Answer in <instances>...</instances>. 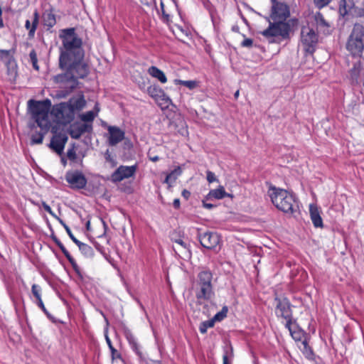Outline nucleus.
I'll return each instance as SVG.
<instances>
[{"mask_svg":"<svg viewBox=\"0 0 364 364\" xmlns=\"http://www.w3.org/2000/svg\"><path fill=\"white\" fill-rule=\"evenodd\" d=\"M59 37L62 41L59 66L65 70V73L55 76L54 80L57 83L64 84L63 87L67 89L63 94L65 96L77 87L78 78H84L88 75L89 67L83 60L82 40L77 36L75 28L61 30Z\"/></svg>","mask_w":364,"mask_h":364,"instance_id":"1","label":"nucleus"},{"mask_svg":"<svg viewBox=\"0 0 364 364\" xmlns=\"http://www.w3.org/2000/svg\"><path fill=\"white\" fill-rule=\"evenodd\" d=\"M28 105L31 119L41 128L40 132L31 135V144H41L43 143L44 136L50 127L49 119L50 102L49 100L35 101L30 100Z\"/></svg>","mask_w":364,"mask_h":364,"instance_id":"2","label":"nucleus"},{"mask_svg":"<svg viewBox=\"0 0 364 364\" xmlns=\"http://www.w3.org/2000/svg\"><path fill=\"white\" fill-rule=\"evenodd\" d=\"M346 49L354 58H360L364 51V26L355 23L346 40Z\"/></svg>","mask_w":364,"mask_h":364,"instance_id":"3","label":"nucleus"},{"mask_svg":"<svg viewBox=\"0 0 364 364\" xmlns=\"http://www.w3.org/2000/svg\"><path fill=\"white\" fill-rule=\"evenodd\" d=\"M268 194L271 198L272 203L277 208L286 213H292L294 212V208L296 205L295 197L293 194L276 187H270Z\"/></svg>","mask_w":364,"mask_h":364,"instance_id":"4","label":"nucleus"},{"mask_svg":"<svg viewBox=\"0 0 364 364\" xmlns=\"http://www.w3.org/2000/svg\"><path fill=\"white\" fill-rule=\"evenodd\" d=\"M213 275L210 271L199 272L196 284V296L199 302L209 301L214 296L212 284Z\"/></svg>","mask_w":364,"mask_h":364,"instance_id":"5","label":"nucleus"},{"mask_svg":"<svg viewBox=\"0 0 364 364\" xmlns=\"http://www.w3.org/2000/svg\"><path fill=\"white\" fill-rule=\"evenodd\" d=\"M290 31L289 24L285 21H273L270 22L269 27L262 32V34L269 39L270 42H273L272 40L273 38H287L289 36Z\"/></svg>","mask_w":364,"mask_h":364,"instance_id":"6","label":"nucleus"},{"mask_svg":"<svg viewBox=\"0 0 364 364\" xmlns=\"http://www.w3.org/2000/svg\"><path fill=\"white\" fill-rule=\"evenodd\" d=\"M339 13L343 17L348 14L364 17V0H341Z\"/></svg>","mask_w":364,"mask_h":364,"instance_id":"7","label":"nucleus"},{"mask_svg":"<svg viewBox=\"0 0 364 364\" xmlns=\"http://www.w3.org/2000/svg\"><path fill=\"white\" fill-rule=\"evenodd\" d=\"M301 43L304 49L310 53L314 50L318 43V34L309 24L303 26L301 30Z\"/></svg>","mask_w":364,"mask_h":364,"instance_id":"8","label":"nucleus"},{"mask_svg":"<svg viewBox=\"0 0 364 364\" xmlns=\"http://www.w3.org/2000/svg\"><path fill=\"white\" fill-rule=\"evenodd\" d=\"M53 113L62 124H66L73 120L75 113L68 102H62L54 106Z\"/></svg>","mask_w":364,"mask_h":364,"instance_id":"9","label":"nucleus"},{"mask_svg":"<svg viewBox=\"0 0 364 364\" xmlns=\"http://www.w3.org/2000/svg\"><path fill=\"white\" fill-rule=\"evenodd\" d=\"M276 314L286 320L285 326L291 331V311L289 301L286 299H277Z\"/></svg>","mask_w":364,"mask_h":364,"instance_id":"10","label":"nucleus"},{"mask_svg":"<svg viewBox=\"0 0 364 364\" xmlns=\"http://www.w3.org/2000/svg\"><path fill=\"white\" fill-rule=\"evenodd\" d=\"M272 11L271 18L273 21H285L286 18L289 16V10L288 6L280 2L272 1Z\"/></svg>","mask_w":364,"mask_h":364,"instance_id":"11","label":"nucleus"},{"mask_svg":"<svg viewBox=\"0 0 364 364\" xmlns=\"http://www.w3.org/2000/svg\"><path fill=\"white\" fill-rule=\"evenodd\" d=\"M200 244L205 248L210 250L216 249L220 247V238L218 234L213 232H207L199 235Z\"/></svg>","mask_w":364,"mask_h":364,"instance_id":"12","label":"nucleus"},{"mask_svg":"<svg viewBox=\"0 0 364 364\" xmlns=\"http://www.w3.org/2000/svg\"><path fill=\"white\" fill-rule=\"evenodd\" d=\"M52 132H53L55 134L50 141L49 146L58 154L61 155L63 152L65 145L68 139V137L65 133L57 134L54 128L52 129Z\"/></svg>","mask_w":364,"mask_h":364,"instance_id":"13","label":"nucleus"},{"mask_svg":"<svg viewBox=\"0 0 364 364\" xmlns=\"http://www.w3.org/2000/svg\"><path fill=\"white\" fill-rule=\"evenodd\" d=\"M65 179L73 188H83L87 183L85 176L77 171L68 172Z\"/></svg>","mask_w":364,"mask_h":364,"instance_id":"14","label":"nucleus"},{"mask_svg":"<svg viewBox=\"0 0 364 364\" xmlns=\"http://www.w3.org/2000/svg\"><path fill=\"white\" fill-rule=\"evenodd\" d=\"M136 166H120L111 176V180L114 183H117L124 179L129 178L134 176L136 172Z\"/></svg>","mask_w":364,"mask_h":364,"instance_id":"15","label":"nucleus"},{"mask_svg":"<svg viewBox=\"0 0 364 364\" xmlns=\"http://www.w3.org/2000/svg\"><path fill=\"white\" fill-rule=\"evenodd\" d=\"M147 92L150 97L160 105L168 107L171 103V99L165 94L164 90L157 85H151L147 88Z\"/></svg>","mask_w":364,"mask_h":364,"instance_id":"16","label":"nucleus"},{"mask_svg":"<svg viewBox=\"0 0 364 364\" xmlns=\"http://www.w3.org/2000/svg\"><path fill=\"white\" fill-rule=\"evenodd\" d=\"M108 130V144L110 146H115L124 138V132L117 127L109 126Z\"/></svg>","mask_w":364,"mask_h":364,"instance_id":"17","label":"nucleus"},{"mask_svg":"<svg viewBox=\"0 0 364 364\" xmlns=\"http://www.w3.org/2000/svg\"><path fill=\"white\" fill-rule=\"evenodd\" d=\"M309 213L314 225L316 228H322L323 220L320 215V212L318 207L314 204H310Z\"/></svg>","mask_w":364,"mask_h":364,"instance_id":"18","label":"nucleus"},{"mask_svg":"<svg viewBox=\"0 0 364 364\" xmlns=\"http://www.w3.org/2000/svg\"><path fill=\"white\" fill-rule=\"evenodd\" d=\"M92 130V126L89 124H82L77 127H72L70 134L72 138L78 139L85 132H90Z\"/></svg>","mask_w":364,"mask_h":364,"instance_id":"19","label":"nucleus"},{"mask_svg":"<svg viewBox=\"0 0 364 364\" xmlns=\"http://www.w3.org/2000/svg\"><path fill=\"white\" fill-rule=\"evenodd\" d=\"M126 338L128 341V343L129 346H131L132 349L140 357H142V352L141 350V346L138 343L137 339L136 337L131 333V332H127L126 333Z\"/></svg>","mask_w":364,"mask_h":364,"instance_id":"20","label":"nucleus"},{"mask_svg":"<svg viewBox=\"0 0 364 364\" xmlns=\"http://www.w3.org/2000/svg\"><path fill=\"white\" fill-rule=\"evenodd\" d=\"M39 21V14L37 11H35L33 13V19L32 24H31V22L29 20H26L25 23V27L27 30H28V35L30 37H33L36 28L38 26Z\"/></svg>","mask_w":364,"mask_h":364,"instance_id":"21","label":"nucleus"},{"mask_svg":"<svg viewBox=\"0 0 364 364\" xmlns=\"http://www.w3.org/2000/svg\"><path fill=\"white\" fill-rule=\"evenodd\" d=\"M148 73L153 77L156 78L161 83H166L167 78L164 73L156 66H151L148 69Z\"/></svg>","mask_w":364,"mask_h":364,"instance_id":"22","label":"nucleus"},{"mask_svg":"<svg viewBox=\"0 0 364 364\" xmlns=\"http://www.w3.org/2000/svg\"><path fill=\"white\" fill-rule=\"evenodd\" d=\"M42 18L44 26H47L48 28L53 27L56 23L55 16L50 10L45 11Z\"/></svg>","mask_w":364,"mask_h":364,"instance_id":"23","label":"nucleus"},{"mask_svg":"<svg viewBox=\"0 0 364 364\" xmlns=\"http://www.w3.org/2000/svg\"><path fill=\"white\" fill-rule=\"evenodd\" d=\"M68 105L71 107L72 110L75 113L76 110L82 109L85 105V100L82 96L71 98Z\"/></svg>","mask_w":364,"mask_h":364,"instance_id":"24","label":"nucleus"},{"mask_svg":"<svg viewBox=\"0 0 364 364\" xmlns=\"http://www.w3.org/2000/svg\"><path fill=\"white\" fill-rule=\"evenodd\" d=\"M228 195L223 186H220L218 188L210 191L207 196L208 199H223Z\"/></svg>","mask_w":364,"mask_h":364,"instance_id":"25","label":"nucleus"},{"mask_svg":"<svg viewBox=\"0 0 364 364\" xmlns=\"http://www.w3.org/2000/svg\"><path fill=\"white\" fill-rule=\"evenodd\" d=\"M174 242L177 245L176 247H173V250L176 253H181L183 255L189 253L188 245L182 239L175 240Z\"/></svg>","mask_w":364,"mask_h":364,"instance_id":"26","label":"nucleus"},{"mask_svg":"<svg viewBox=\"0 0 364 364\" xmlns=\"http://www.w3.org/2000/svg\"><path fill=\"white\" fill-rule=\"evenodd\" d=\"M314 20L317 26L320 28H323V32L326 31L328 32V29L330 27L328 23L324 19L323 15L318 12L314 15Z\"/></svg>","mask_w":364,"mask_h":364,"instance_id":"27","label":"nucleus"},{"mask_svg":"<svg viewBox=\"0 0 364 364\" xmlns=\"http://www.w3.org/2000/svg\"><path fill=\"white\" fill-rule=\"evenodd\" d=\"M181 173V168L178 167L175 170L172 171L170 173H168L165 180L164 183L171 184V183L174 182L176 179L177 176H179Z\"/></svg>","mask_w":364,"mask_h":364,"instance_id":"28","label":"nucleus"},{"mask_svg":"<svg viewBox=\"0 0 364 364\" xmlns=\"http://www.w3.org/2000/svg\"><path fill=\"white\" fill-rule=\"evenodd\" d=\"M97 114H95L93 111H89L84 114H80V118L85 122H92Z\"/></svg>","mask_w":364,"mask_h":364,"instance_id":"29","label":"nucleus"},{"mask_svg":"<svg viewBox=\"0 0 364 364\" xmlns=\"http://www.w3.org/2000/svg\"><path fill=\"white\" fill-rule=\"evenodd\" d=\"M174 83L176 85H183L189 89H193L196 87V82L194 80H175Z\"/></svg>","mask_w":364,"mask_h":364,"instance_id":"30","label":"nucleus"},{"mask_svg":"<svg viewBox=\"0 0 364 364\" xmlns=\"http://www.w3.org/2000/svg\"><path fill=\"white\" fill-rule=\"evenodd\" d=\"M214 323L215 322L213 319L202 322L199 327L200 332L201 333H205L208 328L213 327Z\"/></svg>","mask_w":364,"mask_h":364,"instance_id":"31","label":"nucleus"},{"mask_svg":"<svg viewBox=\"0 0 364 364\" xmlns=\"http://www.w3.org/2000/svg\"><path fill=\"white\" fill-rule=\"evenodd\" d=\"M302 345H303V349H302L303 354L306 356V358H307L309 359H312L314 353H313L311 348L309 346L306 341H304L302 342Z\"/></svg>","mask_w":364,"mask_h":364,"instance_id":"32","label":"nucleus"},{"mask_svg":"<svg viewBox=\"0 0 364 364\" xmlns=\"http://www.w3.org/2000/svg\"><path fill=\"white\" fill-rule=\"evenodd\" d=\"M228 311V307L223 306L222 310L217 313L212 319L214 321V322L222 321L227 316Z\"/></svg>","mask_w":364,"mask_h":364,"instance_id":"33","label":"nucleus"},{"mask_svg":"<svg viewBox=\"0 0 364 364\" xmlns=\"http://www.w3.org/2000/svg\"><path fill=\"white\" fill-rule=\"evenodd\" d=\"M67 157L72 162H77V155L76 153L75 146L73 145L70 149H69L67 151Z\"/></svg>","mask_w":364,"mask_h":364,"instance_id":"34","label":"nucleus"},{"mask_svg":"<svg viewBox=\"0 0 364 364\" xmlns=\"http://www.w3.org/2000/svg\"><path fill=\"white\" fill-rule=\"evenodd\" d=\"M77 245L78 246L79 249L86 255H92L93 253V250L92 248L87 245V244H85L83 242H81L80 241V243L77 244Z\"/></svg>","mask_w":364,"mask_h":364,"instance_id":"35","label":"nucleus"},{"mask_svg":"<svg viewBox=\"0 0 364 364\" xmlns=\"http://www.w3.org/2000/svg\"><path fill=\"white\" fill-rule=\"evenodd\" d=\"M31 62L33 65V67L35 70H38L39 66L38 65V59H37V55L34 50H32L29 54Z\"/></svg>","mask_w":364,"mask_h":364,"instance_id":"36","label":"nucleus"},{"mask_svg":"<svg viewBox=\"0 0 364 364\" xmlns=\"http://www.w3.org/2000/svg\"><path fill=\"white\" fill-rule=\"evenodd\" d=\"M31 291H32L33 296L36 298V299H38V298H41V289L38 285L33 284Z\"/></svg>","mask_w":364,"mask_h":364,"instance_id":"37","label":"nucleus"},{"mask_svg":"<svg viewBox=\"0 0 364 364\" xmlns=\"http://www.w3.org/2000/svg\"><path fill=\"white\" fill-rule=\"evenodd\" d=\"M54 241L55 242L56 245L59 247V248L61 250V251L63 252L64 255L65 257H68L70 253L66 250V248L64 247V245L60 242V240H58L57 238H55Z\"/></svg>","mask_w":364,"mask_h":364,"instance_id":"38","label":"nucleus"},{"mask_svg":"<svg viewBox=\"0 0 364 364\" xmlns=\"http://www.w3.org/2000/svg\"><path fill=\"white\" fill-rule=\"evenodd\" d=\"M314 1L316 6L321 9L328 5L330 2V0H314Z\"/></svg>","mask_w":364,"mask_h":364,"instance_id":"39","label":"nucleus"},{"mask_svg":"<svg viewBox=\"0 0 364 364\" xmlns=\"http://www.w3.org/2000/svg\"><path fill=\"white\" fill-rule=\"evenodd\" d=\"M161 11H162V15H163L164 19L166 22L169 21L170 16L166 12V9L164 8V3L163 1H161Z\"/></svg>","mask_w":364,"mask_h":364,"instance_id":"40","label":"nucleus"},{"mask_svg":"<svg viewBox=\"0 0 364 364\" xmlns=\"http://www.w3.org/2000/svg\"><path fill=\"white\" fill-rule=\"evenodd\" d=\"M65 229L67 232V233L68 234L69 237H70V239L77 245L78 243H80V241L76 239L75 237V236L73 235V234L72 233L70 228L68 226V225H65Z\"/></svg>","mask_w":364,"mask_h":364,"instance_id":"41","label":"nucleus"},{"mask_svg":"<svg viewBox=\"0 0 364 364\" xmlns=\"http://www.w3.org/2000/svg\"><path fill=\"white\" fill-rule=\"evenodd\" d=\"M207 173V181L209 182V183H213L214 181H217V178L215 175L214 173H213L212 171H208L206 172Z\"/></svg>","mask_w":364,"mask_h":364,"instance_id":"42","label":"nucleus"},{"mask_svg":"<svg viewBox=\"0 0 364 364\" xmlns=\"http://www.w3.org/2000/svg\"><path fill=\"white\" fill-rule=\"evenodd\" d=\"M111 351L112 360L114 361L117 358H122L121 354L117 352V350L114 348H112L109 349Z\"/></svg>","mask_w":364,"mask_h":364,"instance_id":"43","label":"nucleus"},{"mask_svg":"<svg viewBox=\"0 0 364 364\" xmlns=\"http://www.w3.org/2000/svg\"><path fill=\"white\" fill-rule=\"evenodd\" d=\"M42 205L46 212H48L53 217L57 218V215L53 212L50 207L46 203L43 202Z\"/></svg>","mask_w":364,"mask_h":364,"instance_id":"44","label":"nucleus"},{"mask_svg":"<svg viewBox=\"0 0 364 364\" xmlns=\"http://www.w3.org/2000/svg\"><path fill=\"white\" fill-rule=\"evenodd\" d=\"M66 258L68 259V261L70 262V264H72L73 269L75 270V271H77V269H78V266L77 264H76L75 259L70 256V255H68V257H66Z\"/></svg>","mask_w":364,"mask_h":364,"instance_id":"45","label":"nucleus"},{"mask_svg":"<svg viewBox=\"0 0 364 364\" xmlns=\"http://www.w3.org/2000/svg\"><path fill=\"white\" fill-rule=\"evenodd\" d=\"M37 300V305L43 310V311L48 314V311L47 309H46L43 303V301L41 299V298H38Z\"/></svg>","mask_w":364,"mask_h":364,"instance_id":"46","label":"nucleus"},{"mask_svg":"<svg viewBox=\"0 0 364 364\" xmlns=\"http://www.w3.org/2000/svg\"><path fill=\"white\" fill-rule=\"evenodd\" d=\"M252 45V40L246 38L242 42V46L244 47H250Z\"/></svg>","mask_w":364,"mask_h":364,"instance_id":"47","label":"nucleus"},{"mask_svg":"<svg viewBox=\"0 0 364 364\" xmlns=\"http://www.w3.org/2000/svg\"><path fill=\"white\" fill-rule=\"evenodd\" d=\"M105 159L112 163L113 165H114V159H112L111 154H109V151L107 150L105 154Z\"/></svg>","mask_w":364,"mask_h":364,"instance_id":"48","label":"nucleus"},{"mask_svg":"<svg viewBox=\"0 0 364 364\" xmlns=\"http://www.w3.org/2000/svg\"><path fill=\"white\" fill-rule=\"evenodd\" d=\"M105 340H106V342H107V344L109 348L111 349L112 348H114V346H112V341L107 333H105Z\"/></svg>","mask_w":364,"mask_h":364,"instance_id":"49","label":"nucleus"},{"mask_svg":"<svg viewBox=\"0 0 364 364\" xmlns=\"http://www.w3.org/2000/svg\"><path fill=\"white\" fill-rule=\"evenodd\" d=\"M181 195L182 196L186 198V200H188L189 198V197L191 196V192L188 191V190H183L181 193Z\"/></svg>","mask_w":364,"mask_h":364,"instance_id":"50","label":"nucleus"},{"mask_svg":"<svg viewBox=\"0 0 364 364\" xmlns=\"http://www.w3.org/2000/svg\"><path fill=\"white\" fill-rule=\"evenodd\" d=\"M173 205L175 208H177V209L179 208V207H180V200L178 198H176L173 200Z\"/></svg>","mask_w":364,"mask_h":364,"instance_id":"51","label":"nucleus"},{"mask_svg":"<svg viewBox=\"0 0 364 364\" xmlns=\"http://www.w3.org/2000/svg\"><path fill=\"white\" fill-rule=\"evenodd\" d=\"M203 205L204 208H208V209H211L214 206L213 204L207 203L205 202H203Z\"/></svg>","mask_w":364,"mask_h":364,"instance_id":"52","label":"nucleus"},{"mask_svg":"<svg viewBox=\"0 0 364 364\" xmlns=\"http://www.w3.org/2000/svg\"><path fill=\"white\" fill-rule=\"evenodd\" d=\"M290 331V333H291V334L292 337H293L294 339H296H296H299V336H298V335H296V333H293L291 330V331Z\"/></svg>","mask_w":364,"mask_h":364,"instance_id":"53","label":"nucleus"},{"mask_svg":"<svg viewBox=\"0 0 364 364\" xmlns=\"http://www.w3.org/2000/svg\"><path fill=\"white\" fill-rule=\"evenodd\" d=\"M55 218L59 221V223H60V224H61L64 228H65V225H67L63 222V220H61V219H60V218H58V216H57V218Z\"/></svg>","mask_w":364,"mask_h":364,"instance_id":"54","label":"nucleus"},{"mask_svg":"<svg viewBox=\"0 0 364 364\" xmlns=\"http://www.w3.org/2000/svg\"><path fill=\"white\" fill-rule=\"evenodd\" d=\"M159 159V158L157 156H154V157H150V160L154 161V162L157 161Z\"/></svg>","mask_w":364,"mask_h":364,"instance_id":"55","label":"nucleus"},{"mask_svg":"<svg viewBox=\"0 0 364 364\" xmlns=\"http://www.w3.org/2000/svg\"><path fill=\"white\" fill-rule=\"evenodd\" d=\"M223 364H229L228 361V356L226 355H223Z\"/></svg>","mask_w":364,"mask_h":364,"instance_id":"56","label":"nucleus"},{"mask_svg":"<svg viewBox=\"0 0 364 364\" xmlns=\"http://www.w3.org/2000/svg\"><path fill=\"white\" fill-rule=\"evenodd\" d=\"M61 162L62 164H63V166H65L66 165V160L65 159L64 157H62L61 158Z\"/></svg>","mask_w":364,"mask_h":364,"instance_id":"57","label":"nucleus"},{"mask_svg":"<svg viewBox=\"0 0 364 364\" xmlns=\"http://www.w3.org/2000/svg\"><path fill=\"white\" fill-rule=\"evenodd\" d=\"M235 97L237 99L239 96V90H237L234 95Z\"/></svg>","mask_w":364,"mask_h":364,"instance_id":"58","label":"nucleus"},{"mask_svg":"<svg viewBox=\"0 0 364 364\" xmlns=\"http://www.w3.org/2000/svg\"><path fill=\"white\" fill-rule=\"evenodd\" d=\"M226 197L232 198V197H233V196H232V194L228 193V195L226 196Z\"/></svg>","mask_w":364,"mask_h":364,"instance_id":"59","label":"nucleus"},{"mask_svg":"<svg viewBox=\"0 0 364 364\" xmlns=\"http://www.w3.org/2000/svg\"><path fill=\"white\" fill-rule=\"evenodd\" d=\"M89 227H90V222L88 221L87 223V228L89 229Z\"/></svg>","mask_w":364,"mask_h":364,"instance_id":"60","label":"nucleus"}]
</instances>
